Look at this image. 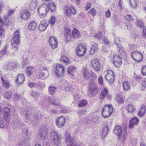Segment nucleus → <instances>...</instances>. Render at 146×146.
<instances>
[{
    "label": "nucleus",
    "instance_id": "f257e3e1",
    "mask_svg": "<svg viewBox=\"0 0 146 146\" xmlns=\"http://www.w3.org/2000/svg\"><path fill=\"white\" fill-rule=\"evenodd\" d=\"M113 111L112 106L111 104H106L102 108V113L105 119L107 118L112 113Z\"/></svg>",
    "mask_w": 146,
    "mask_h": 146
},
{
    "label": "nucleus",
    "instance_id": "f03ea898",
    "mask_svg": "<svg viewBox=\"0 0 146 146\" xmlns=\"http://www.w3.org/2000/svg\"><path fill=\"white\" fill-rule=\"evenodd\" d=\"M21 39L20 32L16 30L15 32L14 36L11 41L12 46L15 48L16 50H18L17 45L20 44Z\"/></svg>",
    "mask_w": 146,
    "mask_h": 146
},
{
    "label": "nucleus",
    "instance_id": "7ed1b4c3",
    "mask_svg": "<svg viewBox=\"0 0 146 146\" xmlns=\"http://www.w3.org/2000/svg\"><path fill=\"white\" fill-rule=\"evenodd\" d=\"M65 135L64 140L67 146H80L75 142L74 138L71 137V135L69 132L66 131Z\"/></svg>",
    "mask_w": 146,
    "mask_h": 146
},
{
    "label": "nucleus",
    "instance_id": "20e7f679",
    "mask_svg": "<svg viewBox=\"0 0 146 146\" xmlns=\"http://www.w3.org/2000/svg\"><path fill=\"white\" fill-rule=\"evenodd\" d=\"M1 76L3 87L6 89H9L11 85L10 76L8 74H5L1 75Z\"/></svg>",
    "mask_w": 146,
    "mask_h": 146
},
{
    "label": "nucleus",
    "instance_id": "39448f33",
    "mask_svg": "<svg viewBox=\"0 0 146 146\" xmlns=\"http://www.w3.org/2000/svg\"><path fill=\"white\" fill-rule=\"evenodd\" d=\"M127 132L126 127L125 126L122 128L121 126L119 125L115 126L113 130L114 133L118 136L119 138H120L121 135H125Z\"/></svg>",
    "mask_w": 146,
    "mask_h": 146
},
{
    "label": "nucleus",
    "instance_id": "423d86ee",
    "mask_svg": "<svg viewBox=\"0 0 146 146\" xmlns=\"http://www.w3.org/2000/svg\"><path fill=\"white\" fill-rule=\"evenodd\" d=\"M90 66L93 68L94 70L97 72L100 71L101 68V66L98 59L96 58H92L90 60Z\"/></svg>",
    "mask_w": 146,
    "mask_h": 146
},
{
    "label": "nucleus",
    "instance_id": "0eeeda50",
    "mask_svg": "<svg viewBox=\"0 0 146 146\" xmlns=\"http://www.w3.org/2000/svg\"><path fill=\"white\" fill-rule=\"evenodd\" d=\"M64 9L65 14L68 17H70L71 15H74L76 12V9L71 4L66 5Z\"/></svg>",
    "mask_w": 146,
    "mask_h": 146
},
{
    "label": "nucleus",
    "instance_id": "6e6552de",
    "mask_svg": "<svg viewBox=\"0 0 146 146\" xmlns=\"http://www.w3.org/2000/svg\"><path fill=\"white\" fill-rule=\"evenodd\" d=\"M50 137L53 144L54 145H58L60 143L61 140L58 134L54 131H52L51 133Z\"/></svg>",
    "mask_w": 146,
    "mask_h": 146
},
{
    "label": "nucleus",
    "instance_id": "1a4fd4ad",
    "mask_svg": "<svg viewBox=\"0 0 146 146\" xmlns=\"http://www.w3.org/2000/svg\"><path fill=\"white\" fill-rule=\"evenodd\" d=\"M86 47L84 44H80L77 48L76 54L78 56L81 57L86 54Z\"/></svg>",
    "mask_w": 146,
    "mask_h": 146
},
{
    "label": "nucleus",
    "instance_id": "9d476101",
    "mask_svg": "<svg viewBox=\"0 0 146 146\" xmlns=\"http://www.w3.org/2000/svg\"><path fill=\"white\" fill-rule=\"evenodd\" d=\"M65 72V68L61 64H59L56 65L55 74L58 77H62Z\"/></svg>",
    "mask_w": 146,
    "mask_h": 146
},
{
    "label": "nucleus",
    "instance_id": "9b49d317",
    "mask_svg": "<svg viewBox=\"0 0 146 146\" xmlns=\"http://www.w3.org/2000/svg\"><path fill=\"white\" fill-rule=\"evenodd\" d=\"M99 87L97 84L93 83L90 86V89L88 90V94L90 96L95 95L98 92Z\"/></svg>",
    "mask_w": 146,
    "mask_h": 146
},
{
    "label": "nucleus",
    "instance_id": "f8f14e48",
    "mask_svg": "<svg viewBox=\"0 0 146 146\" xmlns=\"http://www.w3.org/2000/svg\"><path fill=\"white\" fill-rule=\"evenodd\" d=\"M131 56L133 59L137 62H140L142 61L143 56L141 53L135 51L132 52Z\"/></svg>",
    "mask_w": 146,
    "mask_h": 146
},
{
    "label": "nucleus",
    "instance_id": "ddd939ff",
    "mask_svg": "<svg viewBox=\"0 0 146 146\" xmlns=\"http://www.w3.org/2000/svg\"><path fill=\"white\" fill-rule=\"evenodd\" d=\"M91 70H89L86 67H83L81 70V74L83 79L85 80H88L90 77Z\"/></svg>",
    "mask_w": 146,
    "mask_h": 146
},
{
    "label": "nucleus",
    "instance_id": "4468645a",
    "mask_svg": "<svg viewBox=\"0 0 146 146\" xmlns=\"http://www.w3.org/2000/svg\"><path fill=\"white\" fill-rule=\"evenodd\" d=\"M107 74L105 76L106 80L110 83H113L114 81L115 75L111 70L107 72Z\"/></svg>",
    "mask_w": 146,
    "mask_h": 146
},
{
    "label": "nucleus",
    "instance_id": "2eb2a0df",
    "mask_svg": "<svg viewBox=\"0 0 146 146\" xmlns=\"http://www.w3.org/2000/svg\"><path fill=\"white\" fill-rule=\"evenodd\" d=\"M113 63L114 66L118 68L122 64L121 59L118 54L115 55L113 58Z\"/></svg>",
    "mask_w": 146,
    "mask_h": 146
},
{
    "label": "nucleus",
    "instance_id": "dca6fc26",
    "mask_svg": "<svg viewBox=\"0 0 146 146\" xmlns=\"http://www.w3.org/2000/svg\"><path fill=\"white\" fill-rule=\"evenodd\" d=\"M66 122V118L63 116H61L57 118L56 120V125L58 128L62 127Z\"/></svg>",
    "mask_w": 146,
    "mask_h": 146
},
{
    "label": "nucleus",
    "instance_id": "f3484780",
    "mask_svg": "<svg viewBox=\"0 0 146 146\" xmlns=\"http://www.w3.org/2000/svg\"><path fill=\"white\" fill-rule=\"evenodd\" d=\"M21 17L23 19L27 20L30 17V11L27 9H24L21 13Z\"/></svg>",
    "mask_w": 146,
    "mask_h": 146
},
{
    "label": "nucleus",
    "instance_id": "a211bd4d",
    "mask_svg": "<svg viewBox=\"0 0 146 146\" xmlns=\"http://www.w3.org/2000/svg\"><path fill=\"white\" fill-rule=\"evenodd\" d=\"M49 42L52 48L54 49L57 47L58 45L57 39L54 36L50 37Z\"/></svg>",
    "mask_w": 146,
    "mask_h": 146
},
{
    "label": "nucleus",
    "instance_id": "6ab92c4d",
    "mask_svg": "<svg viewBox=\"0 0 146 146\" xmlns=\"http://www.w3.org/2000/svg\"><path fill=\"white\" fill-rule=\"evenodd\" d=\"M47 6V4L44 3L42 5L40 6L37 9L38 12H40L41 13H47L48 11V8Z\"/></svg>",
    "mask_w": 146,
    "mask_h": 146
},
{
    "label": "nucleus",
    "instance_id": "aec40b11",
    "mask_svg": "<svg viewBox=\"0 0 146 146\" xmlns=\"http://www.w3.org/2000/svg\"><path fill=\"white\" fill-rule=\"evenodd\" d=\"M139 122V119L137 117H133L129 121V127L130 128H132L135 125H137Z\"/></svg>",
    "mask_w": 146,
    "mask_h": 146
},
{
    "label": "nucleus",
    "instance_id": "412c9836",
    "mask_svg": "<svg viewBox=\"0 0 146 146\" xmlns=\"http://www.w3.org/2000/svg\"><path fill=\"white\" fill-rule=\"evenodd\" d=\"M48 131L47 128L45 127H44L42 129L40 130L39 134L42 139H45L47 137Z\"/></svg>",
    "mask_w": 146,
    "mask_h": 146
},
{
    "label": "nucleus",
    "instance_id": "4be33fe9",
    "mask_svg": "<svg viewBox=\"0 0 146 146\" xmlns=\"http://www.w3.org/2000/svg\"><path fill=\"white\" fill-rule=\"evenodd\" d=\"M38 1L37 0H32L29 5V7L31 10H34L38 5Z\"/></svg>",
    "mask_w": 146,
    "mask_h": 146
},
{
    "label": "nucleus",
    "instance_id": "5701e85b",
    "mask_svg": "<svg viewBox=\"0 0 146 146\" xmlns=\"http://www.w3.org/2000/svg\"><path fill=\"white\" fill-rule=\"evenodd\" d=\"M98 50V45L97 44L95 43L92 45L91 47L90 51V54L93 55L95 54V52H97Z\"/></svg>",
    "mask_w": 146,
    "mask_h": 146
},
{
    "label": "nucleus",
    "instance_id": "b1692460",
    "mask_svg": "<svg viewBox=\"0 0 146 146\" xmlns=\"http://www.w3.org/2000/svg\"><path fill=\"white\" fill-rule=\"evenodd\" d=\"M4 117L7 121H9L10 119V110L7 107H5L4 109Z\"/></svg>",
    "mask_w": 146,
    "mask_h": 146
},
{
    "label": "nucleus",
    "instance_id": "393cba45",
    "mask_svg": "<svg viewBox=\"0 0 146 146\" xmlns=\"http://www.w3.org/2000/svg\"><path fill=\"white\" fill-rule=\"evenodd\" d=\"M25 80V77L23 74H19L15 80L16 83L21 84L23 83Z\"/></svg>",
    "mask_w": 146,
    "mask_h": 146
},
{
    "label": "nucleus",
    "instance_id": "a878e982",
    "mask_svg": "<svg viewBox=\"0 0 146 146\" xmlns=\"http://www.w3.org/2000/svg\"><path fill=\"white\" fill-rule=\"evenodd\" d=\"M48 25L44 21H42L40 22L38 26V29L40 31H43L46 29Z\"/></svg>",
    "mask_w": 146,
    "mask_h": 146
},
{
    "label": "nucleus",
    "instance_id": "bb28decb",
    "mask_svg": "<svg viewBox=\"0 0 146 146\" xmlns=\"http://www.w3.org/2000/svg\"><path fill=\"white\" fill-rule=\"evenodd\" d=\"M64 35L67 41H69L71 40L72 36L71 31L69 29L65 30L64 32Z\"/></svg>",
    "mask_w": 146,
    "mask_h": 146
},
{
    "label": "nucleus",
    "instance_id": "cd10ccee",
    "mask_svg": "<svg viewBox=\"0 0 146 146\" xmlns=\"http://www.w3.org/2000/svg\"><path fill=\"white\" fill-rule=\"evenodd\" d=\"M108 91L107 89L105 88L102 90L100 96V99L102 100L105 97H107L108 95Z\"/></svg>",
    "mask_w": 146,
    "mask_h": 146
},
{
    "label": "nucleus",
    "instance_id": "c85d7f7f",
    "mask_svg": "<svg viewBox=\"0 0 146 146\" xmlns=\"http://www.w3.org/2000/svg\"><path fill=\"white\" fill-rule=\"evenodd\" d=\"M125 108L127 110L128 112L131 113H134V111L135 110L134 105L131 104L127 105L126 107Z\"/></svg>",
    "mask_w": 146,
    "mask_h": 146
},
{
    "label": "nucleus",
    "instance_id": "c756f323",
    "mask_svg": "<svg viewBox=\"0 0 146 146\" xmlns=\"http://www.w3.org/2000/svg\"><path fill=\"white\" fill-rule=\"evenodd\" d=\"M72 36L75 38H78L80 37V33L78 30L76 29L72 31Z\"/></svg>",
    "mask_w": 146,
    "mask_h": 146
},
{
    "label": "nucleus",
    "instance_id": "7c9ffc66",
    "mask_svg": "<svg viewBox=\"0 0 146 146\" xmlns=\"http://www.w3.org/2000/svg\"><path fill=\"white\" fill-rule=\"evenodd\" d=\"M31 96L33 97L38 96H41L43 94V93H42L41 91H40L38 90L32 91L31 92Z\"/></svg>",
    "mask_w": 146,
    "mask_h": 146
},
{
    "label": "nucleus",
    "instance_id": "2f4dec72",
    "mask_svg": "<svg viewBox=\"0 0 146 146\" xmlns=\"http://www.w3.org/2000/svg\"><path fill=\"white\" fill-rule=\"evenodd\" d=\"M129 4L131 7L135 8L137 7L138 3V0H129Z\"/></svg>",
    "mask_w": 146,
    "mask_h": 146
},
{
    "label": "nucleus",
    "instance_id": "473e14b6",
    "mask_svg": "<svg viewBox=\"0 0 146 146\" xmlns=\"http://www.w3.org/2000/svg\"><path fill=\"white\" fill-rule=\"evenodd\" d=\"M123 89L125 91H127L130 89L131 86L130 84L127 82H123L122 84Z\"/></svg>",
    "mask_w": 146,
    "mask_h": 146
},
{
    "label": "nucleus",
    "instance_id": "72a5a7b5",
    "mask_svg": "<svg viewBox=\"0 0 146 146\" xmlns=\"http://www.w3.org/2000/svg\"><path fill=\"white\" fill-rule=\"evenodd\" d=\"M48 11L50 10L51 12H54L56 10V5L54 3H50L47 4Z\"/></svg>",
    "mask_w": 146,
    "mask_h": 146
},
{
    "label": "nucleus",
    "instance_id": "f704fd0d",
    "mask_svg": "<svg viewBox=\"0 0 146 146\" xmlns=\"http://www.w3.org/2000/svg\"><path fill=\"white\" fill-rule=\"evenodd\" d=\"M37 27L36 23L34 21L32 22L29 24L28 28L31 30H35Z\"/></svg>",
    "mask_w": 146,
    "mask_h": 146
},
{
    "label": "nucleus",
    "instance_id": "c9c22d12",
    "mask_svg": "<svg viewBox=\"0 0 146 146\" xmlns=\"http://www.w3.org/2000/svg\"><path fill=\"white\" fill-rule=\"evenodd\" d=\"M60 61L62 62L65 63L66 64H68L70 63V61L68 58L64 55L62 56Z\"/></svg>",
    "mask_w": 146,
    "mask_h": 146
},
{
    "label": "nucleus",
    "instance_id": "e433bc0d",
    "mask_svg": "<svg viewBox=\"0 0 146 146\" xmlns=\"http://www.w3.org/2000/svg\"><path fill=\"white\" fill-rule=\"evenodd\" d=\"M26 71L28 76L30 77L33 72V67L31 66H28L26 69Z\"/></svg>",
    "mask_w": 146,
    "mask_h": 146
},
{
    "label": "nucleus",
    "instance_id": "4c0bfd02",
    "mask_svg": "<svg viewBox=\"0 0 146 146\" xmlns=\"http://www.w3.org/2000/svg\"><path fill=\"white\" fill-rule=\"evenodd\" d=\"M76 70V69L75 67L71 66L68 68L67 72L70 74H72V73L74 72Z\"/></svg>",
    "mask_w": 146,
    "mask_h": 146
},
{
    "label": "nucleus",
    "instance_id": "58836bf2",
    "mask_svg": "<svg viewBox=\"0 0 146 146\" xmlns=\"http://www.w3.org/2000/svg\"><path fill=\"white\" fill-rule=\"evenodd\" d=\"M12 95V92H6L4 94V97L7 99H9L11 98Z\"/></svg>",
    "mask_w": 146,
    "mask_h": 146
},
{
    "label": "nucleus",
    "instance_id": "ea45409f",
    "mask_svg": "<svg viewBox=\"0 0 146 146\" xmlns=\"http://www.w3.org/2000/svg\"><path fill=\"white\" fill-rule=\"evenodd\" d=\"M145 108L144 106H142L138 113V115L140 116H142L145 115Z\"/></svg>",
    "mask_w": 146,
    "mask_h": 146
},
{
    "label": "nucleus",
    "instance_id": "a19ab883",
    "mask_svg": "<svg viewBox=\"0 0 146 146\" xmlns=\"http://www.w3.org/2000/svg\"><path fill=\"white\" fill-rule=\"evenodd\" d=\"M22 125V123L19 121H16L14 123V126L16 129H21Z\"/></svg>",
    "mask_w": 146,
    "mask_h": 146
},
{
    "label": "nucleus",
    "instance_id": "79ce46f5",
    "mask_svg": "<svg viewBox=\"0 0 146 146\" xmlns=\"http://www.w3.org/2000/svg\"><path fill=\"white\" fill-rule=\"evenodd\" d=\"M88 104L87 101L86 100H83L81 101L80 103L78 105L79 107H81L83 106H86Z\"/></svg>",
    "mask_w": 146,
    "mask_h": 146
},
{
    "label": "nucleus",
    "instance_id": "37998d69",
    "mask_svg": "<svg viewBox=\"0 0 146 146\" xmlns=\"http://www.w3.org/2000/svg\"><path fill=\"white\" fill-rule=\"evenodd\" d=\"M52 102L53 104L54 105H59L60 103V100L59 99L55 97L52 100Z\"/></svg>",
    "mask_w": 146,
    "mask_h": 146
},
{
    "label": "nucleus",
    "instance_id": "c03bdc74",
    "mask_svg": "<svg viewBox=\"0 0 146 146\" xmlns=\"http://www.w3.org/2000/svg\"><path fill=\"white\" fill-rule=\"evenodd\" d=\"M56 18L54 16H52L50 17L49 20V23L51 26L55 24Z\"/></svg>",
    "mask_w": 146,
    "mask_h": 146
},
{
    "label": "nucleus",
    "instance_id": "a18cd8bd",
    "mask_svg": "<svg viewBox=\"0 0 146 146\" xmlns=\"http://www.w3.org/2000/svg\"><path fill=\"white\" fill-rule=\"evenodd\" d=\"M21 98V96L17 93H15L13 96V100L15 101H19Z\"/></svg>",
    "mask_w": 146,
    "mask_h": 146
},
{
    "label": "nucleus",
    "instance_id": "49530a36",
    "mask_svg": "<svg viewBox=\"0 0 146 146\" xmlns=\"http://www.w3.org/2000/svg\"><path fill=\"white\" fill-rule=\"evenodd\" d=\"M124 97L121 95H118L117 97V100L119 103H122L124 102Z\"/></svg>",
    "mask_w": 146,
    "mask_h": 146
},
{
    "label": "nucleus",
    "instance_id": "de8ad7c7",
    "mask_svg": "<svg viewBox=\"0 0 146 146\" xmlns=\"http://www.w3.org/2000/svg\"><path fill=\"white\" fill-rule=\"evenodd\" d=\"M113 22L115 25H117L119 23V19L116 15H114L113 17Z\"/></svg>",
    "mask_w": 146,
    "mask_h": 146
},
{
    "label": "nucleus",
    "instance_id": "09e8293b",
    "mask_svg": "<svg viewBox=\"0 0 146 146\" xmlns=\"http://www.w3.org/2000/svg\"><path fill=\"white\" fill-rule=\"evenodd\" d=\"M86 109L84 108L82 109H79L78 112V114L80 116H81L83 114H84L87 111Z\"/></svg>",
    "mask_w": 146,
    "mask_h": 146
},
{
    "label": "nucleus",
    "instance_id": "8fccbe9b",
    "mask_svg": "<svg viewBox=\"0 0 146 146\" xmlns=\"http://www.w3.org/2000/svg\"><path fill=\"white\" fill-rule=\"evenodd\" d=\"M48 72L46 70H44L41 73V76L42 77H44L46 78L48 76Z\"/></svg>",
    "mask_w": 146,
    "mask_h": 146
},
{
    "label": "nucleus",
    "instance_id": "3c124183",
    "mask_svg": "<svg viewBox=\"0 0 146 146\" xmlns=\"http://www.w3.org/2000/svg\"><path fill=\"white\" fill-rule=\"evenodd\" d=\"M56 89V88L53 86H49L48 88V91L49 93L51 94H52L54 93Z\"/></svg>",
    "mask_w": 146,
    "mask_h": 146
},
{
    "label": "nucleus",
    "instance_id": "603ef678",
    "mask_svg": "<svg viewBox=\"0 0 146 146\" xmlns=\"http://www.w3.org/2000/svg\"><path fill=\"white\" fill-rule=\"evenodd\" d=\"M125 25L127 29L130 30H132L133 29V26L131 25L130 23L127 22H125Z\"/></svg>",
    "mask_w": 146,
    "mask_h": 146
},
{
    "label": "nucleus",
    "instance_id": "864d4df0",
    "mask_svg": "<svg viewBox=\"0 0 146 146\" xmlns=\"http://www.w3.org/2000/svg\"><path fill=\"white\" fill-rule=\"evenodd\" d=\"M43 85V83L42 82H36V88L40 89L42 87Z\"/></svg>",
    "mask_w": 146,
    "mask_h": 146
},
{
    "label": "nucleus",
    "instance_id": "5fc2aeb1",
    "mask_svg": "<svg viewBox=\"0 0 146 146\" xmlns=\"http://www.w3.org/2000/svg\"><path fill=\"white\" fill-rule=\"evenodd\" d=\"M88 12L93 17L95 16L96 14V12L94 8L91 9Z\"/></svg>",
    "mask_w": 146,
    "mask_h": 146
},
{
    "label": "nucleus",
    "instance_id": "6e6d98bb",
    "mask_svg": "<svg viewBox=\"0 0 146 146\" xmlns=\"http://www.w3.org/2000/svg\"><path fill=\"white\" fill-rule=\"evenodd\" d=\"M125 18L126 20H127L129 21H131L133 20V19L131 15L128 14L125 16Z\"/></svg>",
    "mask_w": 146,
    "mask_h": 146
},
{
    "label": "nucleus",
    "instance_id": "4d7b16f0",
    "mask_svg": "<svg viewBox=\"0 0 146 146\" xmlns=\"http://www.w3.org/2000/svg\"><path fill=\"white\" fill-rule=\"evenodd\" d=\"M141 73L143 75L146 76V65H144L142 67Z\"/></svg>",
    "mask_w": 146,
    "mask_h": 146
},
{
    "label": "nucleus",
    "instance_id": "13d9d810",
    "mask_svg": "<svg viewBox=\"0 0 146 146\" xmlns=\"http://www.w3.org/2000/svg\"><path fill=\"white\" fill-rule=\"evenodd\" d=\"M78 17L81 19L84 20L85 19L86 17L85 14L81 12L79 13Z\"/></svg>",
    "mask_w": 146,
    "mask_h": 146
},
{
    "label": "nucleus",
    "instance_id": "bf43d9fd",
    "mask_svg": "<svg viewBox=\"0 0 146 146\" xmlns=\"http://www.w3.org/2000/svg\"><path fill=\"white\" fill-rule=\"evenodd\" d=\"M65 90L67 92H71L72 91V88L69 86H65L64 88Z\"/></svg>",
    "mask_w": 146,
    "mask_h": 146
},
{
    "label": "nucleus",
    "instance_id": "052dcab7",
    "mask_svg": "<svg viewBox=\"0 0 146 146\" xmlns=\"http://www.w3.org/2000/svg\"><path fill=\"white\" fill-rule=\"evenodd\" d=\"M98 83L102 85L104 84L102 76H100L99 77L98 79Z\"/></svg>",
    "mask_w": 146,
    "mask_h": 146
},
{
    "label": "nucleus",
    "instance_id": "680f3d73",
    "mask_svg": "<svg viewBox=\"0 0 146 146\" xmlns=\"http://www.w3.org/2000/svg\"><path fill=\"white\" fill-rule=\"evenodd\" d=\"M29 86L32 88H36V83L31 82L30 83Z\"/></svg>",
    "mask_w": 146,
    "mask_h": 146
},
{
    "label": "nucleus",
    "instance_id": "e2e57ef3",
    "mask_svg": "<svg viewBox=\"0 0 146 146\" xmlns=\"http://www.w3.org/2000/svg\"><path fill=\"white\" fill-rule=\"evenodd\" d=\"M109 130V129L108 126H106L103 128V131L104 133L107 134L108 133Z\"/></svg>",
    "mask_w": 146,
    "mask_h": 146
},
{
    "label": "nucleus",
    "instance_id": "0e129e2a",
    "mask_svg": "<svg viewBox=\"0 0 146 146\" xmlns=\"http://www.w3.org/2000/svg\"><path fill=\"white\" fill-rule=\"evenodd\" d=\"M137 25L140 29H142L143 27V23L140 21H138L137 22Z\"/></svg>",
    "mask_w": 146,
    "mask_h": 146
},
{
    "label": "nucleus",
    "instance_id": "69168bd1",
    "mask_svg": "<svg viewBox=\"0 0 146 146\" xmlns=\"http://www.w3.org/2000/svg\"><path fill=\"white\" fill-rule=\"evenodd\" d=\"M91 4H90L89 2H88L86 3V6L85 8H86V10L88 11L91 7Z\"/></svg>",
    "mask_w": 146,
    "mask_h": 146
},
{
    "label": "nucleus",
    "instance_id": "338daca9",
    "mask_svg": "<svg viewBox=\"0 0 146 146\" xmlns=\"http://www.w3.org/2000/svg\"><path fill=\"white\" fill-rule=\"evenodd\" d=\"M106 15L107 17H109L111 16V13L109 10H108L106 12Z\"/></svg>",
    "mask_w": 146,
    "mask_h": 146
},
{
    "label": "nucleus",
    "instance_id": "774afa93",
    "mask_svg": "<svg viewBox=\"0 0 146 146\" xmlns=\"http://www.w3.org/2000/svg\"><path fill=\"white\" fill-rule=\"evenodd\" d=\"M7 48L6 46H5L4 48V49L2 50L1 51V52L2 54H5L7 53Z\"/></svg>",
    "mask_w": 146,
    "mask_h": 146
}]
</instances>
